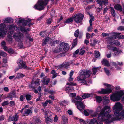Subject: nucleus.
I'll return each instance as SVG.
<instances>
[{"instance_id":"63","label":"nucleus","mask_w":124,"mask_h":124,"mask_svg":"<svg viewBox=\"0 0 124 124\" xmlns=\"http://www.w3.org/2000/svg\"><path fill=\"white\" fill-rule=\"evenodd\" d=\"M100 6V7L99 6V7L97 9V11L98 12H100V11L102 9V6Z\"/></svg>"},{"instance_id":"31","label":"nucleus","mask_w":124,"mask_h":124,"mask_svg":"<svg viewBox=\"0 0 124 124\" xmlns=\"http://www.w3.org/2000/svg\"><path fill=\"white\" fill-rule=\"evenodd\" d=\"M51 116H46V121L47 122H51L53 121V118H50Z\"/></svg>"},{"instance_id":"64","label":"nucleus","mask_w":124,"mask_h":124,"mask_svg":"<svg viewBox=\"0 0 124 124\" xmlns=\"http://www.w3.org/2000/svg\"><path fill=\"white\" fill-rule=\"evenodd\" d=\"M99 113L96 111V112L94 113L93 114H92V116L93 117H95Z\"/></svg>"},{"instance_id":"44","label":"nucleus","mask_w":124,"mask_h":124,"mask_svg":"<svg viewBox=\"0 0 124 124\" xmlns=\"http://www.w3.org/2000/svg\"><path fill=\"white\" fill-rule=\"evenodd\" d=\"M79 34V30L78 29L76 30L75 31L74 35L76 37H78V35Z\"/></svg>"},{"instance_id":"47","label":"nucleus","mask_w":124,"mask_h":124,"mask_svg":"<svg viewBox=\"0 0 124 124\" xmlns=\"http://www.w3.org/2000/svg\"><path fill=\"white\" fill-rule=\"evenodd\" d=\"M0 55L1 56L3 57H5L6 56L7 54L6 53L1 51H0Z\"/></svg>"},{"instance_id":"62","label":"nucleus","mask_w":124,"mask_h":124,"mask_svg":"<svg viewBox=\"0 0 124 124\" xmlns=\"http://www.w3.org/2000/svg\"><path fill=\"white\" fill-rule=\"evenodd\" d=\"M7 51L9 53H13L14 52L12 49L11 48L8 49Z\"/></svg>"},{"instance_id":"46","label":"nucleus","mask_w":124,"mask_h":124,"mask_svg":"<svg viewBox=\"0 0 124 124\" xmlns=\"http://www.w3.org/2000/svg\"><path fill=\"white\" fill-rule=\"evenodd\" d=\"M59 41L58 40H56V41H53V42H51L50 43V44L52 46H54L55 44H59Z\"/></svg>"},{"instance_id":"52","label":"nucleus","mask_w":124,"mask_h":124,"mask_svg":"<svg viewBox=\"0 0 124 124\" xmlns=\"http://www.w3.org/2000/svg\"><path fill=\"white\" fill-rule=\"evenodd\" d=\"M79 52V50L78 49L76 50L73 54V57H75L76 55L78 54Z\"/></svg>"},{"instance_id":"33","label":"nucleus","mask_w":124,"mask_h":124,"mask_svg":"<svg viewBox=\"0 0 124 124\" xmlns=\"http://www.w3.org/2000/svg\"><path fill=\"white\" fill-rule=\"evenodd\" d=\"M50 81V79L49 78H48L46 80L45 79H44L42 80V82L44 84H45L46 85H47L48 84Z\"/></svg>"},{"instance_id":"13","label":"nucleus","mask_w":124,"mask_h":124,"mask_svg":"<svg viewBox=\"0 0 124 124\" xmlns=\"http://www.w3.org/2000/svg\"><path fill=\"white\" fill-rule=\"evenodd\" d=\"M67 84L68 85H70L69 87H67L66 88V91L68 92H71L73 90V87L71 85H76L75 83H71V84L67 83Z\"/></svg>"},{"instance_id":"41","label":"nucleus","mask_w":124,"mask_h":124,"mask_svg":"<svg viewBox=\"0 0 124 124\" xmlns=\"http://www.w3.org/2000/svg\"><path fill=\"white\" fill-rule=\"evenodd\" d=\"M97 101L99 103H100L102 100V98L100 96H97L96 97Z\"/></svg>"},{"instance_id":"57","label":"nucleus","mask_w":124,"mask_h":124,"mask_svg":"<svg viewBox=\"0 0 124 124\" xmlns=\"http://www.w3.org/2000/svg\"><path fill=\"white\" fill-rule=\"evenodd\" d=\"M104 70L105 71V73L107 75H109V74L110 72L109 70H108L106 69L105 68L104 69Z\"/></svg>"},{"instance_id":"60","label":"nucleus","mask_w":124,"mask_h":124,"mask_svg":"<svg viewBox=\"0 0 124 124\" xmlns=\"http://www.w3.org/2000/svg\"><path fill=\"white\" fill-rule=\"evenodd\" d=\"M40 83V80L38 79L35 81V84L37 85H39Z\"/></svg>"},{"instance_id":"12","label":"nucleus","mask_w":124,"mask_h":124,"mask_svg":"<svg viewBox=\"0 0 124 124\" xmlns=\"http://www.w3.org/2000/svg\"><path fill=\"white\" fill-rule=\"evenodd\" d=\"M18 61V64L20 69L23 68L26 69H29L28 67L26 66L25 63L24 62L22 61L21 60H19Z\"/></svg>"},{"instance_id":"29","label":"nucleus","mask_w":124,"mask_h":124,"mask_svg":"<svg viewBox=\"0 0 124 124\" xmlns=\"http://www.w3.org/2000/svg\"><path fill=\"white\" fill-rule=\"evenodd\" d=\"M24 21V18L21 19H16V23L18 24H19L22 23V25H23V22Z\"/></svg>"},{"instance_id":"15","label":"nucleus","mask_w":124,"mask_h":124,"mask_svg":"<svg viewBox=\"0 0 124 124\" xmlns=\"http://www.w3.org/2000/svg\"><path fill=\"white\" fill-rule=\"evenodd\" d=\"M98 3L101 6L103 5H106L108 3V0H96Z\"/></svg>"},{"instance_id":"42","label":"nucleus","mask_w":124,"mask_h":124,"mask_svg":"<svg viewBox=\"0 0 124 124\" xmlns=\"http://www.w3.org/2000/svg\"><path fill=\"white\" fill-rule=\"evenodd\" d=\"M59 104L61 106H65L67 104V102L66 101H65L60 102Z\"/></svg>"},{"instance_id":"38","label":"nucleus","mask_w":124,"mask_h":124,"mask_svg":"<svg viewBox=\"0 0 124 124\" xmlns=\"http://www.w3.org/2000/svg\"><path fill=\"white\" fill-rule=\"evenodd\" d=\"M94 55L96 58H98L100 55V53L97 51H95L94 52Z\"/></svg>"},{"instance_id":"56","label":"nucleus","mask_w":124,"mask_h":124,"mask_svg":"<svg viewBox=\"0 0 124 124\" xmlns=\"http://www.w3.org/2000/svg\"><path fill=\"white\" fill-rule=\"evenodd\" d=\"M117 30L120 31L124 30V27L122 26H120L118 28Z\"/></svg>"},{"instance_id":"25","label":"nucleus","mask_w":124,"mask_h":124,"mask_svg":"<svg viewBox=\"0 0 124 124\" xmlns=\"http://www.w3.org/2000/svg\"><path fill=\"white\" fill-rule=\"evenodd\" d=\"M101 62L102 64L104 65L105 66L108 67L110 65L108 61L107 60L105 59H103Z\"/></svg>"},{"instance_id":"19","label":"nucleus","mask_w":124,"mask_h":124,"mask_svg":"<svg viewBox=\"0 0 124 124\" xmlns=\"http://www.w3.org/2000/svg\"><path fill=\"white\" fill-rule=\"evenodd\" d=\"M61 47L63 48V50L65 51H67L69 48L68 44L63 43H61L60 45Z\"/></svg>"},{"instance_id":"39","label":"nucleus","mask_w":124,"mask_h":124,"mask_svg":"<svg viewBox=\"0 0 124 124\" xmlns=\"http://www.w3.org/2000/svg\"><path fill=\"white\" fill-rule=\"evenodd\" d=\"M101 68V67H97V68H95V67L93 68L92 69V70L93 72V74H95L96 72H97L96 70H97V69L98 68L99 69L100 68Z\"/></svg>"},{"instance_id":"1","label":"nucleus","mask_w":124,"mask_h":124,"mask_svg":"<svg viewBox=\"0 0 124 124\" xmlns=\"http://www.w3.org/2000/svg\"><path fill=\"white\" fill-rule=\"evenodd\" d=\"M123 106L119 102L116 103L113 107V111L114 115L111 117L109 122L106 121L107 123H110L114 121L120 120L121 119V117H124V106L123 109Z\"/></svg>"},{"instance_id":"5","label":"nucleus","mask_w":124,"mask_h":124,"mask_svg":"<svg viewBox=\"0 0 124 124\" xmlns=\"http://www.w3.org/2000/svg\"><path fill=\"white\" fill-rule=\"evenodd\" d=\"M49 0H38L34 7L36 9L40 11L43 10Z\"/></svg>"},{"instance_id":"18","label":"nucleus","mask_w":124,"mask_h":124,"mask_svg":"<svg viewBox=\"0 0 124 124\" xmlns=\"http://www.w3.org/2000/svg\"><path fill=\"white\" fill-rule=\"evenodd\" d=\"M18 116L16 114L14 116H10L8 118V120L9 121H17L18 120Z\"/></svg>"},{"instance_id":"51","label":"nucleus","mask_w":124,"mask_h":124,"mask_svg":"<svg viewBox=\"0 0 124 124\" xmlns=\"http://www.w3.org/2000/svg\"><path fill=\"white\" fill-rule=\"evenodd\" d=\"M120 34V33H116V35L115 39H119Z\"/></svg>"},{"instance_id":"27","label":"nucleus","mask_w":124,"mask_h":124,"mask_svg":"<svg viewBox=\"0 0 124 124\" xmlns=\"http://www.w3.org/2000/svg\"><path fill=\"white\" fill-rule=\"evenodd\" d=\"M104 99L103 103L105 104L108 103L109 102V98L108 97H103Z\"/></svg>"},{"instance_id":"61","label":"nucleus","mask_w":124,"mask_h":124,"mask_svg":"<svg viewBox=\"0 0 124 124\" xmlns=\"http://www.w3.org/2000/svg\"><path fill=\"white\" fill-rule=\"evenodd\" d=\"M18 46L20 48H24L23 44L22 43L19 44Z\"/></svg>"},{"instance_id":"23","label":"nucleus","mask_w":124,"mask_h":124,"mask_svg":"<svg viewBox=\"0 0 124 124\" xmlns=\"http://www.w3.org/2000/svg\"><path fill=\"white\" fill-rule=\"evenodd\" d=\"M20 30L21 31L23 32H25L29 31L28 29H26L25 28L22 27H21L20 28H18L17 29H16V30L17 31H20Z\"/></svg>"},{"instance_id":"8","label":"nucleus","mask_w":124,"mask_h":124,"mask_svg":"<svg viewBox=\"0 0 124 124\" xmlns=\"http://www.w3.org/2000/svg\"><path fill=\"white\" fill-rule=\"evenodd\" d=\"M104 85L108 87L109 88H106V89H102L101 91H99L97 92L98 93L101 94H105L107 93H110L112 91L111 87V85L109 84L106 83L104 84Z\"/></svg>"},{"instance_id":"43","label":"nucleus","mask_w":124,"mask_h":124,"mask_svg":"<svg viewBox=\"0 0 124 124\" xmlns=\"http://www.w3.org/2000/svg\"><path fill=\"white\" fill-rule=\"evenodd\" d=\"M96 120L94 118L92 119L90 122V124H94L95 123L97 122Z\"/></svg>"},{"instance_id":"49","label":"nucleus","mask_w":124,"mask_h":124,"mask_svg":"<svg viewBox=\"0 0 124 124\" xmlns=\"http://www.w3.org/2000/svg\"><path fill=\"white\" fill-rule=\"evenodd\" d=\"M77 38H76L73 41L72 45L73 46H75L77 44Z\"/></svg>"},{"instance_id":"28","label":"nucleus","mask_w":124,"mask_h":124,"mask_svg":"<svg viewBox=\"0 0 124 124\" xmlns=\"http://www.w3.org/2000/svg\"><path fill=\"white\" fill-rule=\"evenodd\" d=\"M62 117L63 121L62 124H67L68 123V119L64 115L62 116Z\"/></svg>"},{"instance_id":"14","label":"nucleus","mask_w":124,"mask_h":124,"mask_svg":"<svg viewBox=\"0 0 124 124\" xmlns=\"http://www.w3.org/2000/svg\"><path fill=\"white\" fill-rule=\"evenodd\" d=\"M33 21L32 19H28L27 20H25L23 22V26H25L26 25H32L34 24L33 23H31L32 21Z\"/></svg>"},{"instance_id":"32","label":"nucleus","mask_w":124,"mask_h":124,"mask_svg":"<svg viewBox=\"0 0 124 124\" xmlns=\"http://www.w3.org/2000/svg\"><path fill=\"white\" fill-rule=\"evenodd\" d=\"M49 38L48 37H47L45 38V39H44L43 40L44 42L43 43L42 45L43 46L45 45L47 43V42L49 41Z\"/></svg>"},{"instance_id":"36","label":"nucleus","mask_w":124,"mask_h":124,"mask_svg":"<svg viewBox=\"0 0 124 124\" xmlns=\"http://www.w3.org/2000/svg\"><path fill=\"white\" fill-rule=\"evenodd\" d=\"M25 75L23 74L18 73L16 76V78H22Z\"/></svg>"},{"instance_id":"54","label":"nucleus","mask_w":124,"mask_h":124,"mask_svg":"<svg viewBox=\"0 0 124 124\" xmlns=\"http://www.w3.org/2000/svg\"><path fill=\"white\" fill-rule=\"evenodd\" d=\"M98 120L99 121H97V122H96L97 123V124H103V123L102 122V121H104V122H105V120L102 121V120H101L100 119H99L98 118Z\"/></svg>"},{"instance_id":"24","label":"nucleus","mask_w":124,"mask_h":124,"mask_svg":"<svg viewBox=\"0 0 124 124\" xmlns=\"http://www.w3.org/2000/svg\"><path fill=\"white\" fill-rule=\"evenodd\" d=\"M114 8L115 9L120 11H122V6L119 4H116L115 5Z\"/></svg>"},{"instance_id":"58","label":"nucleus","mask_w":124,"mask_h":124,"mask_svg":"<svg viewBox=\"0 0 124 124\" xmlns=\"http://www.w3.org/2000/svg\"><path fill=\"white\" fill-rule=\"evenodd\" d=\"M52 20V18H49L47 21V23L48 24H50L51 23Z\"/></svg>"},{"instance_id":"50","label":"nucleus","mask_w":124,"mask_h":124,"mask_svg":"<svg viewBox=\"0 0 124 124\" xmlns=\"http://www.w3.org/2000/svg\"><path fill=\"white\" fill-rule=\"evenodd\" d=\"M8 101H4L1 103V105L3 106H4L8 104Z\"/></svg>"},{"instance_id":"4","label":"nucleus","mask_w":124,"mask_h":124,"mask_svg":"<svg viewBox=\"0 0 124 124\" xmlns=\"http://www.w3.org/2000/svg\"><path fill=\"white\" fill-rule=\"evenodd\" d=\"M9 36V40H8L10 43H11L12 42V39L11 37H13L15 38L16 40L19 42L22 41L23 39L24 36L23 34L21 33H13L12 31L8 32Z\"/></svg>"},{"instance_id":"16","label":"nucleus","mask_w":124,"mask_h":124,"mask_svg":"<svg viewBox=\"0 0 124 124\" xmlns=\"http://www.w3.org/2000/svg\"><path fill=\"white\" fill-rule=\"evenodd\" d=\"M16 97V93L15 91H13L8 94L6 97L12 100L13 98Z\"/></svg>"},{"instance_id":"11","label":"nucleus","mask_w":124,"mask_h":124,"mask_svg":"<svg viewBox=\"0 0 124 124\" xmlns=\"http://www.w3.org/2000/svg\"><path fill=\"white\" fill-rule=\"evenodd\" d=\"M106 39L108 41L107 42L111 45L115 44L117 46H118L120 44V43L118 40H112L111 37H107Z\"/></svg>"},{"instance_id":"34","label":"nucleus","mask_w":124,"mask_h":124,"mask_svg":"<svg viewBox=\"0 0 124 124\" xmlns=\"http://www.w3.org/2000/svg\"><path fill=\"white\" fill-rule=\"evenodd\" d=\"M112 50L113 51L115 52L117 51V53H120L122 52L121 51L118 50L117 48L116 47L113 46Z\"/></svg>"},{"instance_id":"37","label":"nucleus","mask_w":124,"mask_h":124,"mask_svg":"<svg viewBox=\"0 0 124 124\" xmlns=\"http://www.w3.org/2000/svg\"><path fill=\"white\" fill-rule=\"evenodd\" d=\"M117 33L114 32H112L110 33L111 35V37H111L112 39V40L114 38H115L116 35Z\"/></svg>"},{"instance_id":"53","label":"nucleus","mask_w":124,"mask_h":124,"mask_svg":"<svg viewBox=\"0 0 124 124\" xmlns=\"http://www.w3.org/2000/svg\"><path fill=\"white\" fill-rule=\"evenodd\" d=\"M4 95L2 94L0 95V100H1V99H4L5 98H6Z\"/></svg>"},{"instance_id":"59","label":"nucleus","mask_w":124,"mask_h":124,"mask_svg":"<svg viewBox=\"0 0 124 124\" xmlns=\"http://www.w3.org/2000/svg\"><path fill=\"white\" fill-rule=\"evenodd\" d=\"M85 52V51L84 50H82L81 49V51L79 53V54L80 55H82Z\"/></svg>"},{"instance_id":"40","label":"nucleus","mask_w":124,"mask_h":124,"mask_svg":"<svg viewBox=\"0 0 124 124\" xmlns=\"http://www.w3.org/2000/svg\"><path fill=\"white\" fill-rule=\"evenodd\" d=\"M110 10L111 11V13L112 15L114 17L116 14V13L114 9L112 7H110Z\"/></svg>"},{"instance_id":"9","label":"nucleus","mask_w":124,"mask_h":124,"mask_svg":"<svg viewBox=\"0 0 124 124\" xmlns=\"http://www.w3.org/2000/svg\"><path fill=\"white\" fill-rule=\"evenodd\" d=\"M0 36L4 37L8 31L6 26L5 24H0Z\"/></svg>"},{"instance_id":"21","label":"nucleus","mask_w":124,"mask_h":124,"mask_svg":"<svg viewBox=\"0 0 124 124\" xmlns=\"http://www.w3.org/2000/svg\"><path fill=\"white\" fill-rule=\"evenodd\" d=\"M3 22L5 23H12L13 19L10 17H8L3 19Z\"/></svg>"},{"instance_id":"55","label":"nucleus","mask_w":124,"mask_h":124,"mask_svg":"<svg viewBox=\"0 0 124 124\" xmlns=\"http://www.w3.org/2000/svg\"><path fill=\"white\" fill-rule=\"evenodd\" d=\"M109 34L104 33H103L101 34L102 36L103 37L108 36H109Z\"/></svg>"},{"instance_id":"6","label":"nucleus","mask_w":124,"mask_h":124,"mask_svg":"<svg viewBox=\"0 0 124 124\" xmlns=\"http://www.w3.org/2000/svg\"><path fill=\"white\" fill-rule=\"evenodd\" d=\"M82 99L79 96H77L73 99H72V102L75 103L77 105L78 108L80 111H82L83 109L85 108V106L82 102L79 101H81Z\"/></svg>"},{"instance_id":"3","label":"nucleus","mask_w":124,"mask_h":124,"mask_svg":"<svg viewBox=\"0 0 124 124\" xmlns=\"http://www.w3.org/2000/svg\"><path fill=\"white\" fill-rule=\"evenodd\" d=\"M90 71L87 70H80L79 72V75L76 79L78 81L86 85H88L85 79L90 76Z\"/></svg>"},{"instance_id":"10","label":"nucleus","mask_w":124,"mask_h":124,"mask_svg":"<svg viewBox=\"0 0 124 124\" xmlns=\"http://www.w3.org/2000/svg\"><path fill=\"white\" fill-rule=\"evenodd\" d=\"M84 17L83 14H77L73 16V19L75 22L77 23L81 22Z\"/></svg>"},{"instance_id":"22","label":"nucleus","mask_w":124,"mask_h":124,"mask_svg":"<svg viewBox=\"0 0 124 124\" xmlns=\"http://www.w3.org/2000/svg\"><path fill=\"white\" fill-rule=\"evenodd\" d=\"M7 27L8 29H9V30H13L15 29V28H17H17H18L14 24H12V25H8ZM10 31H9V32H9ZM12 32L10 31V32Z\"/></svg>"},{"instance_id":"7","label":"nucleus","mask_w":124,"mask_h":124,"mask_svg":"<svg viewBox=\"0 0 124 124\" xmlns=\"http://www.w3.org/2000/svg\"><path fill=\"white\" fill-rule=\"evenodd\" d=\"M124 94V91H120L113 93L110 96L111 100L114 101H119L121 97Z\"/></svg>"},{"instance_id":"30","label":"nucleus","mask_w":124,"mask_h":124,"mask_svg":"<svg viewBox=\"0 0 124 124\" xmlns=\"http://www.w3.org/2000/svg\"><path fill=\"white\" fill-rule=\"evenodd\" d=\"M90 16V18L89 20V23L90 26H92V22L94 21V16L91 15L90 14H89Z\"/></svg>"},{"instance_id":"45","label":"nucleus","mask_w":124,"mask_h":124,"mask_svg":"<svg viewBox=\"0 0 124 124\" xmlns=\"http://www.w3.org/2000/svg\"><path fill=\"white\" fill-rule=\"evenodd\" d=\"M25 97L27 100L28 101L31 99V96L29 94H27L25 95Z\"/></svg>"},{"instance_id":"26","label":"nucleus","mask_w":124,"mask_h":124,"mask_svg":"<svg viewBox=\"0 0 124 124\" xmlns=\"http://www.w3.org/2000/svg\"><path fill=\"white\" fill-rule=\"evenodd\" d=\"M34 121L37 124H40L41 123V121L36 116L33 118Z\"/></svg>"},{"instance_id":"35","label":"nucleus","mask_w":124,"mask_h":124,"mask_svg":"<svg viewBox=\"0 0 124 124\" xmlns=\"http://www.w3.org/2000/svg\"><path fill=\"white\" fill-rule=\"evenodd\" d=\"M90 94L89 93H86L82 95V98L83 99H85L90 97Z\"/></svg>"},{"instance_id":"17","label":"nucleus","mask_w":124,"mask_h":124,"mask_svg":"<svg viewBox=\"0 0 124 124\" xmlns=\"http://www.w3.org/2000/svg\"><path fill=\"white\" fill-rule=\"evenodd\" d=\"M42 110L45 113V117L47 116H51L53 114V113L51 112L50 111L47 109L44 108L43 109H42Z\"/></svg>"},{"instance_id":"2","label":"nucleus","mask_w":124,"mask_h":124,"mask_svg":"<svg viewBox=\"0 0 124 124\" xmlns=\"http://www.w3.org/2000/svg\"><path fill=\"white\" fill-rule=\"evenodd\" d=\"M110 109V107L108 106H105L102 108L101 106H99L97 108V112L98 113L100 112L98 118L101 120H105V123L106 124H110V123H107L106 121L109 122L111 117L113 116L112 114H109V111Z\"/></svg>"},{"instance_id":"20","label":"nucleus","mask_w":124,"mask_h":124,"mask_svg":"<svg viewBox=\"0 0 124 124\" xmlns=\"http://www.w3.org/2000/svg\"><path fill=\"white\" fill-rule=\"evenodd\" d=\"M32 113V110L30 109H25L24 110V112L23 114V116H27L30 114H31Z\"/></svg>"},{"instance_id":"48","label":"nucleus","mask_w":124,"mask_h":124,"mask_svg":"<svg viewBox=\"0 0 124 124\" xmlns=\"http://www.w3.org/2000/svg\"><path fill=\"white\" fill-rule=\"evenodd\" d=\"M73 21V19L72 18H69L66 20V21L65 22V23H69L72 21Z\"/></svg>"}]
</instances>
